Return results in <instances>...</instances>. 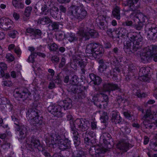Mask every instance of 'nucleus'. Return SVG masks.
Segmentation results:
<instances>
[{"mask_svg":"<svg viewBox=\"0 0 157 157\" xmlns=\"http://www.w3.org/2000/svg\"><path fill=\"white\" fill-rule=\"evenodd\" d=\"M58 10H50L51 15L54 18H56L58 16Z\"/></svg>","mask_w":157,"mask_h":157,"instance_id":"13d9d810","label":"nucleus"},{"mask_svg":"<svg viewBox=\"0 0 157 157\" xmlns=\"http://www.w3.org/2000/svg\"><path fill=\"white\" fill-rule=\"evenodd\" d=\"M48 48L51 52L56 51L58 49V46L55 43H50L48 44Z\"/></svg>","mask_w":157,"mask_h":157,"instance_id":"79ce46f5","label":"nucleus"},{"mask_svg":"<svg viewBox=\"0 0 157 157\" xmlns=\"http://www.w3.org/2000/svg\"><path fill=\"white\" fill-rule=\"evenodd\" d=\"M34 29L30 28H28L26 29L25 34L26 35H28L29 34H29L31 36H33V33H34Z\"/></svg>","mask_w":157,"mask_h":157,"instance_id":"4d7b16f0","label":"nucleus"},{"mask_svg":"<svg viewBox=\"0 0 157 157\" xmlns=\"http://www.w3.org/2000/svg\"><path fill=\"white\" fill-rule=\"evenodd\" d=\"M36 52H34L31 53L28 59V61L29 62L33 63L34 61V57L36 56Z\"/></svg>","mask_w":157,"mask_h":157,"instance_id":"8fccbe9b","label":"nucleus"},{"mask_svg":"<svg viewBox=\"0 0 157 157\" xmlns=\"http://www.w3.org/2000/svg\"><path fill=\"white\" fill-rule=\"evenodd\" d=\"M66 62V59L64 57L62 58L61 62L59 65V68L63 67L65 65Z\"/></svg>","mask_w":157,"mask_h":157,"instance_id":"0e129e2a","label":"nucleus"},{"mask_svg":"<svg viewBox=\"0 0 157 157\" xmlns=\"http://www.w3.org/2000/svg\"><path fill=\"white\" fill-rule=\"evenodd\" d=\"M89 77L91 81L94 82V83L95 85H98L101 82V78L93 73L90 74Z\"/></svg>","mask_w":157,"mask_h":157,"instance_id":"c85d7f7f","label":"nucleus"},{"mask_svg":"<svg viewBox=\"0 0 157 157\" xmlns=\"http://www.w3.org/2000/svg\"><path fill=\"white\" fill-rule=\"evenodd\" d=\"M70 143V141L67 139L64 140L61 139L58 141V144L60 149L64 150L70 148L71 147Z\"/></svg>","mask_w":157,"mask_h":157,"instance_id":"dca6fc26","label":"nucleus"},{"mask_svg":"<svg viewBox=\"0 0 157 157\" xmlns=\"http://www.w3.org/2000/svg\"><path fill=\"white\" fill-rule=\"evenodd\" d=\"M90 122L86 119H77L70 122L71 128L74 137V144L75 146H78L80 144V138L78 133L76 129L81 131H85L88 129L90 126Z\"/></svg>","mask_w":157,"mask_h":157,"instance_id":"f257e3e1","label":"nucleus"},{"mask_svg":"<svg viewBox=\"0 0 157 157\" xmlns=\"http://www.w3.org/2000/svg\"><path fill=\"white\" fill-rule=\"evenodd\" d=\"M33 32L34 33H33V36L34 37H40L42 34L41 31L39 29H34Z\"/></svg>","mask_w":157,"mask_h":157,"instance_id":"3c124183","label":"nucleus"},{"mask_svg":"<svg viewBox=\"0 0 157 157\" xmlns=\"http://www.w3.org/2000/svg\"><path fill=\"white\" fill-rule=\"evenodd\" d=\"M127 36L130 39L129 40H131V41H142L143 40L142 37L136 33L131 32L128 33Z\"/></svg>","mask_w":157,"mask_h":157,"instance_id":"4be33fe9","label":"nucleus"},{"mask_svg":"<svg viewBox=\"0 0 157 157\" xmlns=\"http://www.w3.org/2000/svg\"><path fill=\"white\" fill-rule=\"evenodd\" d=\"M157 53V46L151 45L144 48L140 56L142 62L146 63L148 61L152 56Z\"/></svg>","mask_w":157,"mask_h":157,"instance_id":"7ed1b4c3","label":"nucleus"},{"mask_svg":"<svg viewBox=\"0 0 157 157\" xmlns=\"http://www.w3.org/2000/svg\"><path fill=\"white\" fill-rule=\"evenodd\" d=\"M148 37L151 39H155L157 37V27H151L149 28L147 32Z\"/></svg>","mask_w":157,"mask_h":157,"instance_id":"a878e982","label":"nucleus"},{"mask_svg":"<svg viewBox=\"0 0 157 157\" xmlns=\"http://www.w3.org/2000/svg\"><path fill=\"white\" fill-rule=\"evenodd\" d=\"M125 123L122 124L120 126V128L121 131L124 134H128L130 132V130L127 126L128 123L125 121Z\"/></svg>","mask_w":157,"mask_h":157,"instance_id":"7c9ffc66","label":"nucleus"},{"mask_svg":"<svg viewBox=\"0 0 157 157\" xmlns=\"http://www.w3.org/2000/svg\"><path fill=\"white\" fill-rule=\"evenodd\" d=\"M107 33L109 36L113 38L114 37V34L115 33V31L113 30L110 29H109L107 31Z\"/></svg>","mask_w":157,"mask_h":157,"instance_id":"052dcab7","label":"nucleus"},{"mask_svg":"<svg viewBox=\"0 0 157 157\" xmlns=\"http://www.w3.org/2000/svg\"><path fill=\"white\" fill-rule=\"evenodd\" d=\"M59 60V58L57 56H52L51 58V61L53 63L55 64H57Z\"/></svg>","mask_w":157,"mask_h":157,"instance_id":"864d4df0","label":"nucleus"},{"mask_svg":"<svg viewBox=\"0 0 157 157\" xmlns=\"http://www.w3.org/2000/svg\"><path fill=\"white\" fill-rule=\"evenodd\" d=\"M134 27L136 30H141L143 28V24L141 22H140L138 24L133 25Z\"/></svg>","mask_w":157,"mask_h":157,"instance_id":"603ef678","label":"nucleus"},{"mask_svg":"<svg viewBox=\"0 0 157 157\" xmlns=\"http://www.w3.org/2000/svg\"><path fill=\"white\" fill-rule=\"evenodd\" d=\"M66 36V38L70 42L76 41L78 39V38L76 37L75 34L71 33H68Z\"/></svg>","mask_w":157,"mask_h":157,"instance_id":"f704fd0d","label":"nucleus"},{"mask_svg":"<svg viewBox=\"0 0 157 157\" xmlns=\"http://www.w3.org/2000/svg\"><path fill=\"white\" fill-rule=\"evenodd\" d=\"M39 111L35 108L31 107L28 110L27 117L29 121L38 116Z\"/></svg>","mask_w":157,"mask_h":157,"instance_id":"412c9836","label":"nucleus"},{"mask_svg":"<svg viewBox=\"0 0 157 157\" xmlns=\"http://www.w3.org/2000/svg\"><path fill=\"white\" fill-rule=\"evenodd\" d=\"M118 112L117 111H113L112 113L111 121L115 124H118L120 125L125 124V121L122 120L121 117L118 114Z\"/></svg>","mask_w":157,"mask_h":157,"instance_id":"4468645a","label":"nucleus"},{"mask_svg":"<svg viewBox=\"0 0 157 157\" xmlns=\"http://www.w3.org/2000/svg\"><path fill=\"white\" fill-rule=\"evenodd\" d=\"M76 156L77 157H86L85 156V153L82 151H79Z\"/></svg>","mask_w":157,"mask_h":157,"instance_id":"338daca9","label":"nucleus"},{"mask_svg":"<svg viewBox=\"0 0 157 157\" xmlns=\"http://www.w3.org/2000/svg\"><path fill=\"white\" fill-rule=\"evenodd\" d=\"M12 3L13 6L17 9H22L24 7V4L17 0H13Z\"/></svg>","mask_w":157,"mask_h":157,"instance_id":"58836bf2","label":"nucleus"},{"mask_svg":"<svg viewBox=\"0 0 157 157\" xmlns=\"http://www.w3.org/2000/svg\"><path fill=\"white\" fill-rule=\"evenodd\" d=\"M133 94L139 98H144L146 96V94L144 93L141 94L140 90L135 89L133 90Z\"/></svg>","mask_w":157,"mask_h":157,"instance_id":"37998d69","label":"nucleus"},{"mask_svg":"<svg viewBox=\"0 0 157 157\" xmlns=\"http://www.w3.org/2000/svg\"><path fill=\"white\" fill-rule=\"evenodd\" d=\"M107 151V149L104 148H99L96 149L94 147H91L89 150V152L90 154L92 156L94 157H98L100 154L102 153H104Z\"/></svg>","mask_w":157,"mask_h":157,"instance_id":"ddd939ff","label":"nucleus"},{"mask_svg":"<svg viewBox=\"0 0 157 157\" xmlns=\"http://www.w3.org/2000/svg\"><path fill=\"white\" fill-rule=\"evenodd\" d=\"M128 143L124 141H121L119 142L117 145V147L122 151L126 152L129 149Z\"/></svg>","mask_w":157,"mask_h":157,"instance_id":"393cba45","label":"nucleus"},{"mask_svg":"<svg viewBox=\"0 0 157 157\" xmlns=\"http://www.w3.org/2000/svg\"><path fill=\"white\" fill-rule=\"evenodd\" d=\"M31 95V93L27 89L22 87L16 90L13 94L15 98H21L23 101L29 98Z\"/></svg>","mask_w":157,"mask_h":157,"instance_id":"423d86ee","label":"nucleus"},{"mask_svg":"<svg viewBox=\"0 0 157 157\" xmlns=\"http://www.w3.org/2000/svg\"><path fill=\"white\" fill-rule=\"evenodd\" d=\"M132 43L131 40H128L124 44V49L125 52L128 54H131L132 53Z\"/></svg>","mask_w":157,"mask_h":157,"instance_id":"bb28decb","label":"nucleus"},{"mask_svg":"<svg viewBox=\"0 0 157 157\" xmlns=\"http://www.w3.org/2000/svg\"><path fill=\"white\" fill-rule=\"evenodd\" d=\"M63 107L64 109L70 108L72 106L71 100L69 98H67L63 101Z\"/></svg>","mask_w":157,"mask_h":157,"instance_id":"e433bc0d","label":"nucleus"},{"mask_svg":"<svg viewBox=\"0 0 157 157\" xmlns=\"http://www.w3.org/2000/svg\"><path fill=\"white\" fill-rule=\"evenodd\" d=\"M61 137L56 132L52 133L50 135L49 140H46V142L48 143V145L51 147H55L54 146L56 147V144L59 140H61Z\"/></svg>","mask_w":157,"mask_h":157,"instance_id":"1a4fd4ad","label":"nucleus"},{"mask_svg":"<svg viewBox=\"0 0 157 157\" xmlns=\"http://www.w3.org/2000/svg\"><path fill=\"white\" fill-rule=\"evenodd\" d=\"M101 139L102 140L105 144L108 145L109 148L111 147V144L113 140L110 134L107 132L104 133L101 136Z\"/></svg>","mask_w":157,"mask_h":157,"instance_id":"a211bd4d","label":"nucleus"},{"mask_svg":"<svg viewBox=\"0 0 157 157\" xmlns=\"http://www.w3.org/2000/svg\"><path fill=\"white\" fill-rule=\"evenodd\" d=\"M6 57L8 60L10 61H13L14 59V56L11 53L7 54Z\"/></svg>","mask_w":157,"mask_h":157,"instance_id":"680f3d73","label":"nucleus"},{"mask_svg":"<svg viewBox=\"0 0 157 157\" xmlns=\"http://www.w3.org/2000/svg\"><path fill=\"white\" fill-rule=\"evenodd\" d=\"M105 17L103 15H100L96 19V22L97 24H100L103 23L105 22Z\"/></svg>","mask_w":157,"mask_h":157,"instance_id":"de8ad7c7","label":"nucleus"},{"mask_svg":"<svg viewBox=\"0 0 157 157\" xmlns=\"http://www.w3.org/2000/svg\"><path fill=\"white\" fill-rule=\"evenodd\" d=\"M86 52L90 54L95 59H99L102 56L103 49L101 46L98 44L92 43L87 45Z\"/></svg>","mask_w":157,"mask_h":157,"instance_id":"f03ea898","label":"nucleus"},{"mask_svg":"<svg viewBox=\"0 0 157 157\" xmlns=\"http://www.w3.org/2000/svg\"><path fill=\"white\" fill-rule=\"evenodd\" d=\"M47 109L49 112L54 116L60 117L62 116V108L59 105H50L48 107Z\"/></svg>","mask_w":157,"mask_h":157,"instance_id":"6e6552de","label":"nucleus"},{"mask_svg":"<svg viewBox=\"0 0 157 157\" xmlns=\"http://www.w3.org/2000/svg\"><path fill=\"white\" fill-rule=\"evenodd\" d=\"M149 71L147 68L145 67H142L140 70L139 75L140 77V80L144 81L147 82L149 80L148 77Z\"/></svg>","mask_w":157,"mask_h":157,"instance_id":"f3484780","label":"nucleus"},{"mask_svg":"<svg viewBox=\"0 0 157 157\" xmlns=\"http://www.w3.org/2000/svg\"><path fill=\"white\" fill-rule=\"evenodd\" d=\"M50 25H51L52 28V30L56 31L59 29V27L60 26H62L61 24L58 22H52Z\"/></svg>","mask_w":157,"mask_h":157,"instance_id":"a19ab883","label":"nucleus"},{"mask_svg":"<svg viewBox=\"0 0 157 157\" xmlns=\"http://www.w3.org/2000/svg\"><path fill=\"white\" fill-rule=\"evenodd\" d=\"M136 67L132 64H130L129 65L128 67V78L127 79L126 78V80L128 81L132 77L134 76L137 73Z\"/></svg>","mask_w":157,"mask_h":157,"instance_id":"b1692460","label":"nucleus"},{"mask_svg":"<svg viewBox=\"0 0 157 157\" xmlns=\"http://www.w3.org/2000/svg\"><path fill=\"white\" fill-rule=\"evenodd\" d=\"M78 29L77 34L79 36L84 38L86 40H88L90 37L96 38L98 36V33L94 30L86 29L82 27H80Z\"/></svg>","mask_w":157,"mask_h":157,"instance_id":"39448f33","label":"nucleus"},{"mask_svg":"<svg viewBox=\"0 0 157 157\" xmlns=\"http://www.w3.org/2000/svg\"><path fill=\"white\" fill-rule=\"evenodd\" d=\"M29 121L34 127V128L36 129H38L42 123L41 117H39V115L35 117Z\"/></svg>","mask_w":157,"mask_h":157,"instance_id":"5701e85b","label":"nucleus"},{"mask_svg":"<svg viewBox=\"0 0 157 157\" xmlns=\"http://www.w3.org/2000/svg\"><path fill=\"white\" fill-rule=\"evenodd\" d=\"M51 21L50 19L47 17H45L42 18H39L37 21V23L39 24L42 25L47 24L51 23Z\"/></svg>","mask_w":157,"mask_h":157,"instance_id":"72a5a7b5","label":"nucleus"},{"mask_svg":"<svg viewBox=\"0 0 157 157\" xmlns=\"http://www.w3.org/2000/svg\"><path fill=\"white\" fill-rule=\"evenodd\" d=\"M18 33L15 30H13L10 31L9 34V36L12 38H14L16 37V35Z\"/></svg>","mask_w":157,"mask_h":157,"instance_id":"bf43d9fd","label":"nucleus"},{"mask_svg":"<svg viewBox=\"0 0 157 157\" xmlns=\"http://www.w3.org/2000/svg\"><path fill=\"white\" fill-rule=\"evenodd\" d=\"M112 14L113 16L117 20L120 19V10H113Z\"/></svg>","mask_w":157,"mask_h":157,"instance_id":"49530a36","label":"nucleus"},{"mask_svg":"<svg viewBox=\"0 0 157 157\" xmlns=\"http://www.w3.org/2000/svg\"><path fill=\"white\" fill-rule=\"evenodd\" d=\"M130 17L134 21H135L136 19H138L140 22L142 23L147 20L146 16L139 12L138 10H134V11L130 14Z\"/></svg>","mask_w":157,"mask_h":157,"instance_id":"9d476101","label":"nucleus"},{"mask_svg":"<svg viewBox=\"0 0 157 157\" xmlns=\"http://www.w3.org/2000/svg\"><path fill=\"white\" fill-rule=\"evenodd\" d=\"M3 85L4 86L8 87L11 86L13 85L12 82L10 80H6L2 82Z\"/></svg>","mask_w":157,"mask_h":157,"instance_id":"5fc2aeb1","label":"nucleus"},{"mask_svg":"<svg viewBox=\"0 0 157 157\" xmlns=\"http://www.w3.org/2000/svg\"><path fill=\"white\" fill-rule=\"evenodd\" d=\"M79 87L78 86H75L72 89V91L75 93L78 94V96L79 98L83 99L85 98L86 97V94L84 91L80 92V90L78 89Z\"/></svg>","mask_w":157,"mask_h":157,"instance_id":"cd10ccee","label":"nucleus"},{"mask_svg":"<svg viewBox=\"0 0 157 157\" xmlns=\"http://www.w3.org/2000/svg\"><path fill=\"white\" fill-rule=\"evenodd\" d=\"M77 63L78 64V65L81 68H84L86 65V63L83 61V59L80 61H79Z\"/></svg>","mask_w":157,"mask_h":157,"instance_id":"e2e57ef3","label":"nucleus"},{"mask_svg":"<svg viewBox=\"0 0 157 157\" xmlns=\"http://www.w3.org/2000/svg\"><path fill=\"white\" fill-rule=\"evenodd\" d=\"M117 101L118 103L120 104L121 103H124L125 101V99L121 96H118L117 98Z\"/></svg>","mask_w":157,"mask_h":157,"instance_id":"69168bd1","label":"nucleus"},{"mask_svg":"<svg viewBox=\"0 0 157 157\" xmlns=\"http://www.w3.org/2000/svg\"><path fill=\"white\" fill-rule=\"evenodd\" d=\"M117 90L121 92V89L120 87L117 84L113 83H105L103 85L102 89L103 92H108L109 93L111 91Z\"/></svg>","mask_w":157,"mask_h":157,"instance_id":"9b49d317","label":"nucleus"},{"mask_svg":"<svg viewBox=\"0 0 157 157\" xmlns=\"http://www.w3.org/2000/svg\"><path fill=\"white\" fill-rule=\"evenodd\" d=\"M150 148L153 150L157 151V140H154L151 141L150 144Z\"/></svg>","mask_w":157,"mask_h":157,"instance_id":"c03bdc74","label":"nucleus"},{"mask_svg":"<svg viewBox=\"0 0 157 157\" xmlns=\"http://www.w3.org/2000/svg\"><path fill=\"white\" fill-rule=\"evenodd\" d=\"M151 109L153 111V114L157 115V106L154 105L151 107Z\"/></svg>","mask_w":157,"mask_h":157,"instance_id":"774afa93","label":"nucleus"},{"mask_svg":"<svg viewBox=\"0 0 157 157\" xmlns=\"http://www.w3.org/2000/svg\"><path fill=\"white\" fill-rule=\"evenodd\" d=\"M26 142L28 144H29V147L33 149L36 148L39 149V147L40 146L39 140H36L33 137L28 138Z\"/></svg>","mask_w":157,"mask_h":157,"instance_id":"2eb2a0df","label":"nucleus"},{"mask_svg":"<svg viewBox=\"0 0 157 157\" xmlns=\"http://www.w3.org/2000/svg\"><path fill=\"white\" fill-rule=\"evenodd\" d=\"M153 113V111L151 109H147L146 110V113L143 116L142 119L143 120H145L146 119H150V118L151 117V112Z\"/></svg>","mask_w":157,"mask_h":157,"instance_id":"ea45409f","label":"nucleus"},{"mask_svg":"<svg viewBox=\"0 0 157 157\" xmlns=\"http://www.w3.org/2000/svg\"><path fill=\"white\" fill-rule=\"evenodd\" d=\"M142 41H134L132 43V53H134L138 49H140L141 47V44L140 42Z\"/></svg>","mask_w":157,"mask_h":157,"instance_id":"2f4dec72","label":"nucleus"},{"mask_svg":"<svg viewBox=\"0 0 157 157\" xmlns=\"http://www.w3.org/2000/svg\"><path fill=\"white\" fill-rule=\"evenodd\" d=\"M143 120V122L141 124L143 127L146 128L151 129L155 125L157 126V120L155 121L150 118Z\"/></svg>","mask_w":157,"mask_h":157,"instance_id":"6ab92c4d","label":"nucleus"},{"mask_svg":"<svg viewBox=\"0 0 157 157\" xmlns=\"http://www.w3.org/2000/svg\"><path fill=\"white\" fill-rule=\"evenodd\" d=\"M81 54H80L78 52H76L75 55L72 56V59L76 63H78L79 61H80L82 59V56H81Z\"/></svg>","mask_w":157,"mask_h":157,"instance_id":"4c0bfd02","label":"nucleus"},{"mask_svg":"<svg viewBox=\"0 0 157 157\" xmlns=\"http://www.w3.org/2000/svg\"><path fill=\"white\" fill-rule=\"evenodd\" d=\"M13 27L12 21L8 18L3 17L0 19V27L4 30H10Z\"/></svg>","mask_w":157,"mask_h":157,"instance_id":"0eeeda50","label":"nucleus"},{"mask_svg":"<svg viewBox=\"0 0 157 157\" xmlns=\"http://www.w3.org/2000/svg\"><path fill=\"white\" fill-rule=\"evenodd\" d=\"M10 142L6 141H4L3 144L2 145V147L5 150H7L10 148Z\"/></svg>","mask_w":157,"mask_h":157,"instance_id":"a18cd8bd","label":"nucleus"},{"mask_svg":"<svg viewBox=\"0 0 157 157\" xmlns=\"http://www.w3.org/2000/svg\"><path fill=\"white\" fill-rule=\"evenodd\" d=\"M99 63L100 64L99 67V71L100 72L102 73L107 68L108 63L107 62H104L102 59L99 60Z\"/></svg>","mask_w":157,"mask_h":157,"instance_id":"473e14b6","label":"nucleus"},{"mask_svg":"<svg viewBox=\"0 0 157 157\" xmlns=\"http://www.w3.org/2000/svg\"><path fill=\"white\" fill-rule=\"evenodd\" d=\"M99 94L101 95V96H100L102 97L103 99V100H102V102H103L104 101L107 102L108 99V98L107 95L101 92H100Z\"/></svg>","mask_w":157,"mask_h":157,"instance_id":"6e6d98bb","label":"nucleus"},{"mask_svg":"<svg viewBox=\"0 0 157 157\" xmlns=\"http://www.w3.org/2000/svg\"><path fill=\"white\" fill-rule=\"evenodd\" d=\"M98 112L102 114V115H101L100 117L101 122L104 123H105L109 119L107 113L103 111H98Z\"/></svg>","mask_w":157,"mask_h":157,"instance_id":"c9c22d12","label":"nucleus"},{"mask_svg":"<svg viewBox=\"0 0 157 157\" xmlns=\"http://www.w3.org/2000/svg\"><path fill=\"white\" fill-rule=\"evenodd\" d=\"M11 118L12 120L14 122V124L16 125L15 126L16 131L19 132V140L24 139L28 133V127L20 123L19 119L14 116H12Z\"/></svg>","mask_w":157,"mask_h":157,"instance_id":"20e7f679","label":"nucleus"},{"mask_svg":"<svg viewBox=\"0 0 157 157\" xmlns=\"http://www.w3.org/2000/svg\"><path fill=\"white\" fill-rule=\"evenodd\" d=\"M127 30L123 28H119L115 30V33L118 35L117 37L119 38L125 36L127 33Z\"/></svg>","mask_w":157,"mask_h":157,"instance_id":"c756f323","label":"nucleus"},{"mask_svg":"<svg viewBox=\"0 0 157 157\" xmlns=\"http://www.w3.org/2000/svg\"><path fill=\"white\" fill-rule=\"evenodd\" d=\"M87 14L86 10H69L68 14L73 15L78 19L84 18Z\"/></svg>","mask_w":157,"mask_h":157,"instance_id":"f8f14e48","label":"nucleus"},{"mask_svg":"<svg viewBox=\"0 0 157 157\" xmlns=\"http://www.w3.org/2000/svg\"><path fill=\"white\" fill-rule=\"evenodd\" d=\"M63 32H60L59 33H56V38L57 40L59 41H61L63 39Z\"/></svg>","mask_w":157,"mask_h":157,"instance_id":"09e8293b","label":"nucleus"},{"mask_svg":"<svg viewBox=\"0 0 157 157\" xmlns=\"http://www.w3.org/2000/svg\"><path fill=\"white\" fill-rule=\"evenodd\" d=\"M82 135L84 137L85 143L88 145H91V140L90 138H95V137L94 132L92 131L86 132L83 133Z\"/></svg>","mask_w":157,"mask_h":157,"instance_id":"aec40b11","label":"nucleus"}]
</instances>
